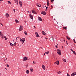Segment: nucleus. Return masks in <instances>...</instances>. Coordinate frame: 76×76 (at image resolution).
Instances as JSON below:
<instances>
[{
  "label": "nucleus",
  "mask_w": 76,
  "mask_h": 76,
  "mask_svg": "<svg viewBox=\"0 0 76 76\" xmlns=\"http://www.w3.org/2000/svg\"><path fill=\"white\" fill-rule=\"evenodd\" d=\"M65 41V40H64V42Z\"/></svg>",
  "instance_id": "nucleus-61"
},
{
  "label": "nucleus",
  "mask_w": 76,
  "mask_h": 76,
  "mask_svg": "<svg viewBox=\"0 0 76 76\" xmlns=\"http://www.w3.org/2000/svg\"><path fill=\"white\" fill-rule=\"evenodd\" d=\"M49 53H50V52H49V51H48L46 52V54H49Z\"/></svg>",
  "instance_id": "nucleus-33"
},
{
  "label": "nucleus",
  "mask_w": 76,
  "mask_h": 76,
  "mask_svg": "<svg viewBox=\"0 0 76 76\" xmlns=\"http://www.w3.org/2000/svg\"><path fill=\"white\" fill-rule=\"evenodd\" d=\"M17 40H19V39H20V38L19 37H17L16 38Z\"/></svg>",
  "instance_id": "nucleus-22"
},
{
  "label": "nucleus",
  "mask_w": 76,
  "mask_h": 76,
  "mask_svg": "<svg viewBox=\"0 0 76 76\" xmlns=\"http://www.w3.org/2000/svg\"><path fill=\"white\" fill-rule=\"evenodd\" d=\"M13 11H14V13H15V9H13Z\"/></svg>",
  "instance_id": "nucleus-36"
},
{
  "label": "nucleus",
  "mask_w": 76,
  "mask_h": 76,
  "mask_svg": "<svg viewBox=\"0 0 76 76\" xmlns=\"http://www.w3.org/2000/svg\"><path fill=\"white\" fill-rule=\"evenodd\" d=\"M20 41L22 42V44H23L24 42L25 41V39H23V40L21 39V38L20 39Z\"/></svg>",
  "instance_id": "nucleus-1"
},
{
  "label": "nucleus",
  "mask_w": 76,
  "mask_h": 76,
  "mask_svg": "<svg viewBox=\"0 0 76 76\" xmlns=\"http://www.w3.org/2000/svg\"><path fill=\"white\" fill-rule=\"evenodd\" d=\"M47 4L48 6H49L50 5V3H49V1H48V0L47 1Z\"/></svg>",
  "instance_id": "nucleus-16"
},
{
  "label": "nucleus",
  "mask_w": 76,
  "mask_h": 76,
  "mask_svg": "<svg viewBox=\"0 0 76 76\" xmlns=\"http://www.w3.org/2000/svg\"><path fill=\"white\" fill-rule=\"evenodd\" d=\"M76 75V72H73L72 73L71 75V76H75Z\"/></svg>",
  "instance_id": "nucleus-4"
},
{
  "label": "nucleus",
  "mask_w": 76,
  "mask_h": 76,
  "mask_svg": "<svg viewBox=\"0 0 76 76\" xmlns=\"http://www.w3.org/2000/svg\"><path fill=\"white\" fill-rule=\"evenodd\" d=\"M15 22L16 23H19V21L17 20H15Z\"/></svg>",
  "instance_id": "nucleus-21"
},
{
  "label": "nucleus",
  "mask_w": 76,
  "mask_h": 76,
  "mask_svg": "<svg viewBox=\"0 0 76 76\" xmlns=\"http://www.w3.org/2000/svg\"><path fill=\"white\" fill-rule=\"evenodd\" d=\"M51 38L52 40H54V38H53V36H52L51 37Z\"/></svg>",
  "instance_id": "nucleus-35"
},
{
  "label": "nucleus",
  "mask_w": 76,
  "mask_h": 76,
  "mask_svg": "<svg viewBox=\"0 0 76 76\" xmlns=\"http://www.w3.org/2000/svg\"><path fill=\"white\" fill-rule=\"evenodd\" d=\"M10 45H11V46H13L14 45L13 44H12V43H10Z\"/></svg>",
  "instance_id": "nucleus-31"
},
{
  "label": "nucleus",
  "mask_w": 76,
  "mask_h": 76,
  "mask_svg": "<svg viewBox=\"0 0 76 76\" xmlns=\"http://www.w3.org/2000/svg\"><path fill=\"white\" fill-rule=\"evenodd\" d=\"M41 14L45 15V12H42Z\"/></svg>",
  "instance_id": "nucleus-18"
},
{
  "label": "nucleus",
  "mask_w": 76,
  "mask_h": 76,
  "mask_svg": "<svg viewBox=\"0 0 76 76\" xmlns=\"http://www.w3.org/2000/svg\"><path fill=\"white\" fill-rule=\"evenodd\" d=\"M62 72L61 71H59L58 72V74H60Z\"/></svg>",
  "instance_id": "nucleus-28"
},
{
  "label": "nucleus",
  "mask_w": 76,
  "mask_h": 76,
  "mask_svg": "<svg viewBox=\"0 0 76 76\" xmlns=\"http://www.w3.org/2000/svg\"><path fill=\"white\" fill-rule=\"evenodd\" d=\"M42 34L43 35H45L46 34H45V33L44 32V31H43L42 32Z\"/></svg>",
  "instance_id": "nucleus-15"
},
{
  "label": "nucleus",
  "mask_w": 76,
  "mask_h": 76,
  "mask_svg": "<svg viewBox=\"0 0 76 76\" xmlns=\"http://www.w3.org/2000/svg\"><path fill=\"white\" fill-rule=\"evenodd\" d=\"M38 20H39L40 21H42V18H41V17H39L38 18Z\"/></svg>",
  "instance_id": "nucleus-12"
},
{
  "label": "nucleus",
  "mask_w": 76,
  "mask_h": 76,
  "mask_svg": "<svg viewBox=\"0 0 76 76\" xmlns=\"http://www.w3.org/2000/svg\"><path fill=\"white\" fill-rule=\"evenodd\" d=\"M8 4H12V3H11L10 1H8Z\"/></svg>",
  "instance_id": "nucleus-24"
},
{
  "label": "nucleus",
  "mask_w": 76,
  "mask_h": 76,
  "mask_svg": "<svg viewBox=\"0 0 76 76\" xmlns=\"http://www.w3.org/2000/svg\"><path fill=\"white\" fill-rule=\"evenodd\" d=\"M25 23H26V22L25 21H24Z\"/></svg>",
  "instance_id": "nucleus-53"
},
{
  "label": "nucleus",
  "mask_w": 76,
  "mask_h": 76,
  "mask_svg": "<svg viewBox=\"0 0 76 76\" xmlns=\"http://www.w3.org/2000/svg\"><path fill=\"white\" fill-rule=\"evenodd\" d=\"M26 73H27V74H29V71L28 70H27L26 71Z\"/></svg>",
  "instance_id": "nucleus-17"
},
{
  "label": "nucleus",
  "mask_w": 76,
  "mask_h": 76,
  "mask_svg": "<svg viewBox=\"0 0 76 76\" xmlns=\"http://www.w3.org/2000/svg\"><path fill=\"white\" fill-rule=\"evenodd\" d=\"M23 26H22L21 25L20 27L19 30L20 31H22V30H23Z\"/></svg>",
  "instance_id": "nucleus-2"
},
{
  "label": "nucleus",
  "mask_w": 76,
  "mask_h": 76,
  "mask_svg": "<svg viewBox=\"0 0 76 76\" xmlns=\"http://www.w3.org/2000/svg\"><path fill=\"white\" fill-rule=\"evenodd\" d=\"M5 16L6 18H9V15L8 13H6Z\"/></svg>",
  "instance_id": "nucleus-11"
},
{
  "label": "nucleus",
  "mask_w": 76,
  "mask_h": 76,
  "mask_svg": "<svg viewBox=\"0 0 76 76\" xmlns=\"http://www.w3.org/2000/svg\"><path fill=\"white\" fill-rule=\"evenodd\" d=\"M63 60L64 62H66V59H63Z\"/></svg>",
  "instance_id": "nucleus-30"
},
{
  "label": "nucleus",
  "mask_w": 76,
  "mask_h": 76,
  "mask_svg": "<svg viewBox=\"0 0 76 76\" xmlns=\"http://www.w3.org/2000/svg\"><path fill=\"white\" fill-rule=\"evenodd\" d=\"M5 39V40H7V39L6 37Z\"/></svg>",
  "instance_id": "nucleus-43"
},
{
  "label": "nucleus",
  "mask_w": 76,
  "mask_h": 76,
  "mask_svg": "<svg viewBox=\"0 0 76 76\" xmlns=\"http://www.w3.org/2000/svg\"><path fill=\"white\" fill-rule=\"evenodd\" d=\"M42 69H43L44 70H45V66H44V65H42Z\"/></svg>",
  "instance_id": "nucleus-9"
},
{
  "label": "nucleus",
  "mask_w": 76,
  "mask_h": 76,
  "mask_svg": "<svg viewBox=\"0 0 76 76\" xmlns=\"http://www.w3.org/2000/svg\"><path fill=\"white\" fill-rule=\"evenodd\" d=\"M32 12L33 13H34V14H36V15H37V13L34 10H32Z\"/></svg>",
  "instance_id": "nucleus-6"
},
{
  "label": "nucleus",
  "mask_w": 76,
  "mask_h": 76,
  "mask_svg": "<svg viewBox=\"0 0 76 76\" xmlns=\"http://www.w3.org/2000/svg\"><path fill=\"white\" fill-rule=\"evenodd\" d=\"M62 48H63V47L62 46Z\"/></svg>",
  "instance_id": "nucleus-54"
},
{
  "label": "nucleus",
  "mask_w": 76,
  "mask_h": 76,
  "mask_svg": "<svg viewBox=\"0 0 76 76\" xmlns=\"http://www.w3.org/2000/svg\"><path fill=\"white\" fill-rule=\"evenodd\" d=\"M27 60V58L25 56L23 57V61H26Z\"/></svg>",
  "instance_id": "nucleus-8"
},
{
  "label": "nucleus",
  "mask_w": 76,
  "mask_h": 76,
  "mask_svg": "<svg viewBox=\"0 0 76 76\" xmlns=\"http://www.w3.org/2000/svg\"><path fill=\"white\" fill-rule=\"evenodd\" d=\"M48 8V7H46V10H47V9Z\"/></svg>",
  "instance_id": "nucleus-37"
},
{
  "label": "nucleus",
  "mask_w": 76,
  "mask_h": 76,
  "mask_svg": "<svg viewBox=\"0 0 76 76\" xmlns=\"http://www.w3.org/2000/svg\"><path fill=\"white\" fill-rule=\"evenodd\" d=\"M5 69H6V70H7V69L6 68H5Z\"/></svg>",
  "instance_id": "nucleus-62"
},
{
  "label": "nucleus",
  "mask_w": 76,
  "mask_h": 76,
  "mask_svg": "<svg viewBox=\"0 0 76 76\" xmlns=\"http://www.w3.org/2000/svg\"><path fill=\"white\" fill-rule=\"evenodd\" d=\"M72 52L74 54H75V55H76V53H75V51H74Z\"/></svg>",
  "instance_id": "nucleus-29"
},
{
  "label": "nucleus",
  "mask_w": 76,
  "mask_h": 76,
  "mask_svg": "<svg viewBox=\"0 0 76 76\" xmlns=\"http://www.w3.org/2000/svg\"><path fill=\"white\" fill-rule=\"evenodd\" d=\"M35 35H36V37H37V38H38L39 37V35H38V32H36Z\"/></svg>",
  "instance_id": "nucleus-5"
},
{
  "label": "nucleus",
  "mask_w": 76,
  "mask_h": 76,
  "mask_svg": "<svg viewBox=\"0 0 76 76\" xmlns=\"http://www.w3.org/2000/svg\"><path fill=\"white\" fill-rule=\"evenodd\" d=\"M30 70H31V72H33V71H34V70L32 68H31Z\"/></svg>",
  "instance_id": "nucleus-23"
},
{
  "label": "nucleus",
  "mask_w": 76,
  "mask_h": 76,
  "mask_svg": "<svg viewBox=\"0 0 76 76\" xmlns=\"http://www.w3.org/2000/svg\"><path fill=\"white\" fill-rule=\"evenodd\" d=\"M37 4L38 7H41V5L40 4H39V5H38V4Z\"/></svg>",
  "instance_id": "nucleus-20"
},
{
  "label": "nucleus",
  "mask_w": 76,
  "mask_h": 76,
  "mask_svg": "<svg viewBox=\"0 0 76 76\" xmlns=\"http://www.w3.org/2000/svg\"><path fill=\"white\" fill-rule=\"evenodd\" d=\"M45 7H47L46 6H45Z\"/></svg>",
  "instance_id": "nucleus-56"
},
{
  "label": "nucleus",
  "mask_w": 76,
  "mask_h": 76,
  "mask_svg": "<svg viewBox=\"0 0 76 76\" xmlns=\"http://www.w3.org/2000/svg\"><path fill=\"white\" fill-rule=\"evenodd\" d=\"M67 76H70V75H69V74L67 73Z\"/></svg>",
  "instance_id": "nucleus-39"
},
{
  "label": "nucleus",
  "mask_w": 76,
  "mask_h": 76,
  "mask_svg": "<svg viewBox=\"0 0 76 76\" xmlns=\"http://www.w3.org/2000/svg\"><path fill=\"white\" fill-rule=\"evenodd\" d=\"M54 20H56V19H54Z\"/></svg>",
  "instance_id": "nucleus-59"
},
{
  "label": "nucleus",
  "mask_w": 76,
  "mask_h": 76,
  "mask_svg": "<svg viewBox=\"0 0 76 76\" xmlns=\"http://www.w3.org/2000/svg\"><path fill=\"white\" fill-rule=\"evenodd\" d=\"M30 17L31 19H33V16H32V15L31 14L30 15Z\"/></svg>",
  "instance_id": "nucleus-10"
},
{
  "label": "nucleus",
  "mask_w": 76,
  "mask_h": 76,
  "mask_svg": "<svg viewBox=\"0 0 76 76\" xmlns=\"http://www.w3.org/2000/svg\"><path fill=\"white\" fill-rule=\"evenodd\" d=\"M55 47H56V48H57L58 47H57V46L56 45L55 46Z\"/></svg>",
  "instance_id": "nucleus-41"
},
{
  "label": "nucleus",
  "mask_w": 76,
  "mask_h": 76,
  "mask_svg": "<svg viewBox=\"0 0 76 76\" xmlns=\"http://www.w3.org/2000/svg\"><path fill=\"white\" fill-rule=\"evenodd\" d=\"M55 64L58 65V64H59V61H57L55 63Z\"/></svg>",
  "instance_id": "nucleus-7"
},
{
  "label": "nucleus",
  "mask_w": 76,
  "mask_h": 76,
  "mask_svg": "<svg viewBox=\"0 0 76 76\" xmlns=\"http://www.w3.org/2000/svg\"><path fill=\"white\" fill-rule=\"evenodd\" d=\"M15 3H17V4H18L19 3L18 2V0H15Z\"/></svg>",
  "instance_id": "nucleus-13"
},
{
  "label": "nucleus",
  "mask_w": 76,
  "mask_h": 76,
  "mask_svg": "<svg viewBox=\"0 0 76 76\" xmlns=\"http://www.w3.org/2000/svg\"><path fill=\"white\" fill-rule=\"evenodd\" d=\"M24 34L25 35H28V34L27 33V32H26V31H25Z\"/></svg>",
  "instance_id": "nucleus-27"
},
{
  "label": "nucleus",
  "mask_w": 76,
  "mask_h": 76,
  "mask_svg": "<svg viewBox=\"0 0 76 76\" xmlns=\"http://www.w3.org/2000/svg\"><path fill=\"white\" fill-rule=\"evenodd\" d=\"M19 2L20 7H22V2L20 1H19Z\"/></svg>",
  "instance_id": "nucleus-3"
},
{
  "label": "nucleus",
  "mask_w": 76,
  "mask_h": 76,
  "mask_svg": "<svg viewBox=\"0 0 76 76\" xmlns=\"http://www.w3.org/2000/svg\"><path fill=\"white\" fill-rule=\"evenodd\" d=\"M34 29H35V28H36V27H35V26H34Z\"/></svg>",
  "instance_id": "nucleus-46"
},
{
  "label": "nucleus",
  "mask_w": 76,
  "mask_h": 76,
  "mask_svg": "<svg viewBox=\"0 0 76 76\" xmlns=\"http://www.w3.org/2000/svg\"><path fill=\"white\" fill-rule=\"evenodd\" d=\"M54 1V0H51V2H52V1Z\"/></svg>",
  "instance_id": "nucleus-44"
},
{
  "label": "nucleus",
  "mask_w": 76,
  "mask_h": 76,
  "mask_svg": "<svg viewBox=\"0 0 76 76\" xmlns=\"http://www.w3.org/2000/svg\"><path fill=\"white\" fill-rule=\"evenodd\" d=\"M57 53H58V54L59 56L61 55V52H57Z\"/></svg>",
  "instance_id": "nucleus-19"
},
{
  "label": "nucleus",
  "mask_w": 76,
  "mask_h": 76,
  "mask_svg": "<svg viewBox=\"0 0 76 76\" xmlns=\"http://www.w3.org/2000/svg\"><path fill=\"white\" fill-rule=\"evenodd\" d=\"M0 1H3V0H0Z\"/></svg>",
  "instance_id": "nucleus-52"
},
{
  "label": "nucleus",
  "mask_w": 76,
  "mask_h": 76,
  "mask_svg": "<svg viewBox=\"0 0 76 76\" xmlns=\"http://www.w3.org/2000/svg\"><path fill=\"white\" fill-rule=\"evenodd\" d=\"M64 29H67V28H66V27H65Z\"/></svg>",
  "instance_id": "nucleus-48"
},
{
  "label": "nucleus",
  "mask_w": 76,
  "mask_h": 76,
  "mask_svg": "<svg viewBox=\"0 0 76 76\" xmlns=\"http://www.w3.org/2000/svg\"><path fill=\"white\" fill-rule=\"evenodd\" d=\"M4 38H6V36H4Z\"/></svg>",
  "instance_id": "nucleus-47"
},
{
  "label": "nucleus",
  "mask_w": 76,
  "mask_h": 76,
  "mask_svg": "<svg viewBox=\"0 0 76 76\" xmlns=\"http://www.w3.org/2000/svg\"><path fill=\"white\" fill-rule=\"evenodd\" d=\"M1 25H2V26H3V24L2 23H1Z\"/></svg>",
  "instance_id": "nucleus-49"
},
{
  "label": "nucleus",
  "mask_w": 76,
  "mask_h": 76,
  "mask_svg": "<svg viewBox=\"0 0 76 76\" xmlns=\"http://www.w3.org/2000/svg\"><path fill=\"white\" fill-rule=\"evenodd\" d=\"M57 51L58 52H61V50H59V49H58L57 50Z\"/></svg>",
  "instance_id": "nucleus-26"
},
{
  "label": "nucleus",
  "mask_w": 76,
  "mask_h": 76,
  "mask_svg": "<svg viewBox=\"0 0 76 76\" xmlns=\"http://www.w3.org/2000/svg\"><path fill=\"white\" fill-rule=\"evenodd\" d=\"M33 63L34 64H36V62H34V61H33Z\"/></svg>",
  "instance_id": "nucleus-34"
},
{
  "label": "nucleus",
  "mask_w": 76,
  "mask_h": 76,
  "mask_svg": "<svg viewBox=\"0 0 76 76\" xmlns=\"http://www.w3.org/2000/svg\"><path fill=\"white\" fill-rule=\"evenodd\" d=\"M14 41V40H13V41Z\"/></svg>",
  "instance_id": "nucleus-64"
},
{
  "label": "nucleus",
  "mask_w": 76,
  "mask_h": 76,
  "mask_svg": "<svg viewBox=\"0 0 76 76\" xmlns=\"http://www.w3.org/2000/svg\"><path fill=\"white\" fill-rule=\"evenodd\" d=\"M1 3V2L0 1V4Z\"/></svg>",
  "instance_id": "nucleus-63"
},
{
  "label": "nucleus",
  "mask_w": 76,
  "mask_h": 76,
  "mask_svg": "<svg viewBox=\"0 0 76 76\" xmlns=\"http://www.w3.org/2000/svg\"><path fill=\"white\" fill-rule=\"evenodd\" d=\"M70 50H71V51H72V52H73V51H74L73 50V49H71Z\"/></svg>",
  "instance_id": "nucleus-38"
},
{
  "label": "nucleus",
  "mask_w": 76,
  "mask_h": 76,
  "mask_svg": "<svg viewBox=\"0 0 76 76\" xmlns=\"http://www.w3.org/2000/svg\"><path fill=\"white\" fill-rule=\"evenodd\" d=\"M14 45H16V42H15L13 44Z\"/></svg>",
  "instance_id": "nucleus-32"
},
{
  "label": "nucleus",
  "mask_w": 76,
  "mask_h": 76,
  "mask_svg": "<svg viewBox=\"0 0 76 76\" xmlns=\"http://www.w3.org/2000/svg\"><path fill=\"white\" fill-rule=\"evenodd\" d=\"M7 67H9V65L8 64H7Z\"/></svg>",
  "instance_id": "nucleus-45"
},
{
  "label": "nucleus",
  "mask_w": 76,
  "mask_h": 76,
  "mask_svg": "<svg viewBox=\"0 0 76 76\" xmlns=\"http://www.w3.org/2000/svg\"><path fill=\"white\" fill-rule=\"evenodd\" d=\"M0 37L1 38H3V34H0Z\"/></svg>",
  "instance_id": "nucleus-14"
},
{
  "label": "nucleus",
  "mask_w": 76,
  "mask_h": 76,
  "mask_svg": "<svg viewBox=\"0 0 76 76\" xmlns=\"http://www.w3.org/2000/svg\"><path fill=\"white\" fill-rule=\"evenodd\" d=\"M73 40L74 42H75V39H74Z\"/></svg>",
  "instance_id": "nucleus-51"
},
{
  "label": "nucleus",
  "mask_w": 76,
  "mask_h": 76,
  "mask_svg": "<svg viewBox=\"0 0 76 76\" xmlns=\"http://www.w3.org/2000/svg\"><path fill=\"white\" fill-rule=\"evenodd\" d=\"M40 48H42V47H40Z\"/></svg>",
  "instance_id": "nucleus-50"
},
{
  "label": "nucleus",
  "mask_w": 76,
  "mask_h": 76,
  "mask_svg": "<svg viewBox=\"0 0 76 76\" xmlns=\"http://www.w3.org/2000/svg\"><path fill=\"white\" fill-rule=\"evenodd\" d=\"M66 38L67 39H68V40H70V38L68 37L67 36H66Z\"/></svg>",
  "instance_id": "nucleus-25"
},
{
  "label": "nucleus",
  "mask_w": 76,
  "mask_h": 76,
  "mask_svg": "<svg viewBox=\"0 0 76 76\" xmlns=\"http://www.w3.org/2000/svg\"><path fill=\"white\" fill-rule=\"evenodd\" d=\"M45 39H47V38H45Z\"/></svg>",
  "instance_id": "nucleus-57"
},
{
  "label": "nucleus",
  "mask_w": 76,
  "mask_h": 76,
  "mask_svg": "<svg viewBox=\"0 0 76 76\" xmlns=\"http://www.w3.org/2000/svg\"><path fill=\"white\" fill-rule=\"evenodd\" d=\"M26 67H28V65H26Z\"/></svg>",
  "instance_id": "nucleus-40"
},
{
  "label": "nucleus",
  "mask_w": 76,
  "mask_h": 76,
  "mask_svg": "<svg viewBox=\"0 0 76 76\" xmlns=\"http://www.w3.org/2000/svg\"><path fill=\"white\" fill-rule=\"evenodd\" d=\"M45 53L44 54V55H45Z\"/></svg>",
  "instance_id": "nucleus-60"
},
{
  "label": "nucleus",
  "mask_w": 76,
  "mask_h": 76,
  "mask_svg": "<svg viewBox=\"0 0 76 76\" xmlns=\"http://www.w3.org/2000/svg\"><path fill=\"white\" fill-rule=\"evenodd\" d=\"M1 23H0V25H1Z\"/></svg>",
  "instance_id": "nucleus-55"
},
{
  "label": "nucleus",
  "mask_w": 76,
  "mask_h": 76,
  "mask_svg": "<svg viewBox=\"0 0 76 76\" xmlns=\"http://www.w3.org/2000/svg\"><path fill=\"white\" fill-rule=\"evenodd\" d=\"M5 60H7V58H6V59Z\"/></svg>",
  "instance_id": "nucleus-58"
},
{
  "label": "nucleus",
  "mask_w": 76,
  "mask_h": 76,
  "mask_svg": "<svg viewBox=\"0 0 76 76\" xmlns=\"http://www.w3.org/2000/svg\"><path fill=\"white\" fill-rule=\"evenodd\" d=\"M1 34H2V33H1V32L0 31V35Z\"/></svg>",
  "instance_id": "nucleus-42"
}]
</instances>
